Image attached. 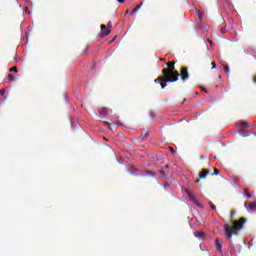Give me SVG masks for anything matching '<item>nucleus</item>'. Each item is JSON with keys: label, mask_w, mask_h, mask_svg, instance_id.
Instances as JSON below:
<instances>
[{"label": "nucleus", "mask_w": 256, "mask_h": 256, "mask_svg": "<svg viewBox=\"0 0 256 256\" xmlns=\"http://www.w3.org/2000/svg\"><path fill=\"white\" fill-rule=\"evenodd\" d=\"M168 68L162 70V76L155 79V83H160L161 89L167 87V83H175L179 81V71H175V61L167 62Z\"/></svg>", "instance_id": "f257e3e1"}, {"label": "nucleus", "mask_w": 256, "mask_h": 256, "mask_svg": "<svg viewBox=\"0 0 256 256\" xmlns=\"http://www.w3.org/2000/svg\"><path fill=\"white\" fill-rule=\"evenodd\" d=\"M231 223H232V227L229 224L224 225V231L228 239H231V237L235 235L234 231H241V229H243V225L247 223V219L240 218L238 221H232Z\"/></svg>", "instance_id": "f03ea898"}, {"label": "nucleus", "mask_w": 256, "mask_h": 256, "mask_svg": "<svg viewBox=\"0 0 256 256\" xmlns=\"http://www.w3.org/2000/svg\"><path fill=\"white\" fill-rule=\"evenodd\" d=\"M188 199L194 204L196 205V207H203V205L201 204V202H199V200H197V198H195V193L191 190H186Z\"/></svg>", "instance_id": "7ed1b4c3"}, {"label": "nucleus", "mask_w": 256, "mask_h": 256, "mask_svg": "<svg viewBox=\"0 0 256 256\" xmlns=\"http://www.w3.org/2000/svg\"><path fill=\"white\" fill-rule=\"evenodd\" d=\"M180 76L182 81H187L189 79V68H187V66L181 67L179 77Z\"/></svg>", "instance_id": "20e7f679"}, {"label": "nucleus", "mask_w": 256, "mask_h": 256, "mask_svg": "<svg viewBox=\"0 0 256 256\" xmlns=\"http://www.w3.org/2000/svg\"><path fill=\"white\" fill-rule=\"evenodd\" d=\"M151 131L149 130V128H144L142 130V134L140 135V137L136 138L137 141L142 140L145 141V139H147V137H149Z\"/></svg>", "instance_id": "39448f33"}, {"label": "nucleus", "mask_w": 256, "mask_h": 256, "mask_svg": "<svg viewBox=\"0 0 256 256\" xmlns=\"http://www.w3.org/2000/svg\"><path fill=\"white\" fill-rule=\"evenodd\" d=\"M238 127H241L240 132L243 133L245 132V129H247V127H249V122L247 121H243L237 124Z\"/></svg>", "instance_id": "423d86ee"}, {"label": "nucleus", "mask_w": 256, "mask_h": 256, "mask_svg": "<svg viewBox=\"0 0 256 256\" xmlns=\"http://www.w3.org/2000/svg\"><path fill=\"white\" fill-rule=\"evenodd\" d=\"M215 247H216V251H221V249H223V242L221 241V239L216 238Z\"/></svg>", "instance_id": "0eeeda50"}, {"label": "nucleus", "mask_w": 256, "mask_h": 256, "mask_svg": "<svg viewBox=\"0 0 256 256\" xmlns=\"http://www.w3.org/2000/svg\"><path fill=\"white\" fill-rule=\"evenodd\" d=\"M101 31H104L102 34L103 37H107V35H109L111 33V30L107 29V25H105V24L101 25Z\"/></svg>", "instance_id": "6e6552de"}, {"label": "nucleus", "mask_w": 256, "mask_h": 256, "mask_svg": "<svg viewBox=\"0 0 256 256\" xmlns=\"http://www.w3.org/2000/svg\"><path fill=\"white\" fill-rule=\"evenodd\" d=\"M208 175H209V170H208V169H203V170L199 173V178H200V179H205Z\"/></svg>", "instance_id": "1a4fd4ad"}, {"label": "nucleus", "mask_w": 256, "mask_h": 256, "mask_svg": "<svg viewBox=\"0 0 256 256\" xmlns=\"http://www.w3.org/2000/svg\"><path fill=\"white\" fill-rule=\"evenodd\" d=\"M194 235L198 237V239L205 237V233L203 231H196L194 232Z\"/></svg>", "instance_id": "9d476101"}, {"label": "nucleus", "mask_w": 256, "mask_h": 256, "mask_svg": "<svg viewBox=\"0 0 256 256\" xmlns=\"http://www.w3.org/2000/svg\"><path fill=\"white\" fill-rule=\"evenodd\" d=\"M141 7H143V2H141L139 5H137L135 8H133L132 10V15H135V13H137V11H139V9H141Z\"/></svg>", "instance_id": "9b49d317"}, {"label": "nucleus", "mask_w": 256, "mask_h": 256, "mask_svg": "<svg viewBox=\"0 0 256 256\" xmlns=\"http://www.w3.org/2000/svg\"><path fill=\"white\" fill-rule=\"evenodd\" d=\"M99 114L103 115L105 117V116L109 115V110H107V108H102V109H100Z\"/></svg>", "instance_id": "f8f14e48"}, {"label": "nucleus", "mask_w": 256, "mask_h": 256, "mask_svg": "<svg viewBox=\"0 0 256 256\" xmlns=\"http://www.w3.org/2000/svg\"><path fill=\"white\" fill-rule=\"evenodd\" d=\"M249 209H251V211H255L256 203L255 202H251L250 205H249Z\"/></svg>", "instance_id": "ddd939ff"}, {"label": "nucleus", "mask_w": 256, "mask_h": 256, "mask_svg": "<svg viewBox=\"0 0 256 256\" xmlns=\"http://www.w3.org/2000/svg\"><path fill=\"white\" fill-rule=\"evenodd\" d=\"M235 210H231L230 212V219H231V222L233 221V219L235 218Z\"/></svg>", "instance_id": "4468645a"}, {"label": "nucleus", "mask_w": 256, "mask_h": 256, "mask_svg": "<svg viewBox=\"0 0 256 256\" xmlns=\"http://www.w3.org/2000/svg\"><path fill=\"white\" fill-rule=\"evenodd\" d=\"M220 33H222V35H224V33H227V28L222 27V28L220 29Z\"/></svg>", "instance_id": "2eb2a0df"}, {"label": "nucleus", "mask_w": 256, "mask_h": 256, "mask_svg": "<svg viewBox=\"0 0 256 256\" xmlns=\"http://www.w3.org/2000/svg\"><path fill=\"white\" fill-rule=\"evenodd\" d=\"M209 205L211 207V209H217V206H215V204H213V202L209 201Z\"/></svg>", "instance_id": "dca6fc26"}, {"label": "nucleus", "mask_w": 256, "mask_h": 256, "mask_svg": "<svg viewBox=\"0 0 256 256\" xmlns=\"http://www.w3.org/2000/svg\"><path fill=\"white\" fill-rule=\"evenodd\" d=\"M8 80L9 81H15V77H13V75L9 74L8 75Z\"/></svg>", "instance_id": "f3484780"}, {"label": "nucleus", "mask_w": 256, "mask_h": 256, "mask_svg": "<svg viewBox=\"0 0 256 256\" xmlns=\"http://www.w3.org/2000/svg\"><path fill=\"white\" fill-rule=\"evenodd\" d=\"M10 72L17 73V66H14L10 69Z\"/></svg>", "instance_id": "a211bd4d"}, {"label": "nucleus", "mask_w": 256, "mask_h": 256, "mask_svg": "<svg viewBox=\"0 0 256 256\" xmlns=\"http://www.w3.org/2000/svg\"><path fill=\"white\" fill-rule=\"evenodd\" d=\"M211 65H212V69H217V63L212 62Z\"/></svg>", "instance_id": "6ab92c4d"}, {"label": "nucleus", "mask_w": 256, "mask_h": 256, "mask_svg": "<svg viewBox=\"0 0 256 256\" xmlns=\"http://www.w3.org/2000/svg\"><path fill=\"white\" fill-rule=\"evenodd\" d=\"M224 73H229V66H224Z\"/></svg>", "instance_id": "aec40b11"}, {"label": "nucleus", "mask_w": 256, "mask_h": 256, "mask_svg": "<svg viewBox=\"0 0 256 256\" xmlns=\"http://www.w3.org/2000/svg\"><path fill=\"white\" fill-rule=\"evenodd\" d=\"M3 95H5V89L0 90V97H3Z\"/></svg>", "instance_id": "412c9836"}, {"label": "nucleus", "mask_w": 256, "mask_h": 256, "mask_svg": "<svg viewBox=\"0 0 256 256\" xmlns=\"http://www.w3.org/2000/svg\"><path fill=\"white\" fill-rule=\"evenodd\" d=\"M103 123H104V125H106L108 127V129H111V126H110L109 122L104 121Z\"/></svg>", "instance_id": "4be33fe9"}, {"label": "nucleus", "mask_w": 256, "mask_h": 256, "mask_svg": "<svg viewBox=\"0 0 256 256\" xmlns=\"http://www.w3.org/2000/svg\"><path fill=\"white\" fill-rule=\"evenodd\" d=\"M219 173H220V171H219L218 169H215V168H214V173H213V175H219Z\"/></svg>", "instance_id": "5701e85b"}, {"label": "nucleus", "mask_w": 256, "mask_h": 256, "mask_svg": "<svg viewBox=\"0 0 256 256\" xmlns=\"http://www.w3.org/2000/svg\"><path fill=\"white\" fill-rule=\"evenodd\" d=\"M111 27H113V22L109 21L108 22V29H111Z\"/></svg>", "instance_id": "b1692460"}, {"label": "nucleus", "mask_w": 256, "mask_h": 256, "mask_svg": "<svg viewBox=\"0 0 256 256\" xmlns=\"http://www.w3.org/2000/svg\"><path fill=\"white\" fill-rule=\"evenodd\" d=\"M169 149H170V153H172V155L175 154V149H173V147H170Z\"/></svg>", "instance_id": "393cba45"}, {"label": "nucleus", "mask_w": 256, "mask_h": 256, "mask_svg": "<svg viewBox=\"0 0 256 256\" xmlns=\"http://www.w3.org/2000/svg\"><path fill=\"white\" fill-rule=\"evenodd\" d=\"M246 199H251V193H246Z\"/></svg>", "instance_id": "a878e982"}, {"label": "nucleus", "mask_w": 256, "mask_h": 256, "mask_svg": "<svg viewBox=\"0 0 256 256\" xmlns=\"http://www.w3.org/2000/svg\"><path fill=\"white\" fill-rule=\"evenodd\" d=\"M162 169H169V164L162 166Z\"/></svg>", "instance_id": "bb28decb"}, {"label": "nucleus", "mask_w": 256, "mask_h": 256, "mask_svg": "<svg viewBox=\"0 0 256 256\" xmlns=\"http://www.w3.org/2000/svg\"><path fill=\"white\" fill-rule=\"evenodd\" d=\"M118 3H125V0H118Z\"/></svg>", "instance_id": "cd10ccee"}, {"label": "nucleus", "mask_w": 256, "mask_h": 256, "mask_svg": "<svg viewBox=\"0 0 256 256\" xmlns=\"http://www.w3.org/2000/svg\"><path fill=\"white\" fill-rule=\"evenodd\" d=\"M185 103H187V99H184V100L182 101V105L185 104Z\"/></svg>", "instance_id": "c85d7f7f"}, {"label": "nucleus", "mask_w": 256, "mask_h": 256, "mask_svg": "<svg viewBox=\"0 0 256 256\" xmlns=\"http://www.w3.org/2000/svg\"><path fill=\"white\" fill-rule=\"evenodd\" d=\"M253 81H254V83H256V76L253 77Z\"/></svg>", "instance_id": "c756f323"}, {"label": "nucleus", "mask_w": 256, "mask_h": 256, "mask_svg": "<svg viewBox=\"0 0 256 256\" xmlns=\"http://www.w3.org/2000/svg\"><path fill=\"white\" fill-rule=\"evenodd\" d=\"M111 154H112V155H115V152H114L113 150H111Z\"/></svg>", "instance_id": "7c9ffc66"}, {"label": "nucleus", "mask_w": 256, "mask_h": 256, "mask_svg": "<svg viewBox=\"0 0 256 256\" xmlns=\"http://www.w3.org/2000/svg\"><path fill=\"white\" fill-rule=\"evenodd\" d=\"M200 159H205V156H200Z\"/></svg>", "instance_id": "2f4dec72"}, {"label": "nucleus", "mask_w": 256, "mask_h": 256, "mask_svg": "<svg viewBox=\"0 0 256 256\" xmlns=\"http://www.w3.org/2000/svg\"><path fill=\"white\" fill-rule=\"evenodd\" d=\"M199 19H201V13H199Z\"/></svg>", "instance_id": "473e14b6"}, {"label": "nucleus", "mask_w": 256, "mask_h": 256, "mask_svg": "<svg viewBox=\"0 0 256 256\" xmlns=\"http://www.w3.org/2000/svg\"><path fill=\"white\" fill-rule=\"evenodd\" d=\"M199 181H200V180H199V179H197V180H196V183H199Z\"/></svg>", "instance_id": "72a5a7b5"}, {"label": "nucleus", "mask_w": 256, "mask_h": 256, "mask_svg": "<svg viewBox=\"0 0 256 256\" xmlns=\"http://www.w3.org/2000/svg\"><path fill=\"white\" fill-rule=\"evenodd\" d=\"M203 91H204V93H207V90L204 89Z\"/></svg>", "instance_id": "f704fd0d"}, {"label": "nucleus", "mask_w": 256, "mask_h": 256, "mask_svg": "<svg viewBox=\"0 0 256 256\" xmlns=\"http://www.w3.org/2000/svg\"><path fill=\"white\" fill-rule=\"evenodd\" d=\"M161 173H165V171H164V170H162V171H161Z\"/></svg>", "instance_id": "c9c22d12"}]
</instances>
